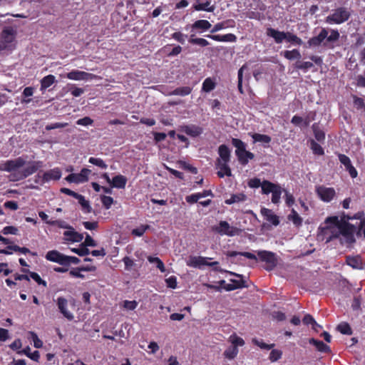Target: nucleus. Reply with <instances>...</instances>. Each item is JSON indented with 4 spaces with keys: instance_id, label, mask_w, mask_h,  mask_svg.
<instances>
[{
    "instance_id": "e2e57ef3",
    "label": "nucleus",
    "mask_w": 365,
    "mask_h": 365,
    "mask_svg": "<svg viewBox=\"0 0 365 365\" xmlns=\"http://www.w3.org/2000/svg\"><path fill=\"white\" fill-rule=\"evenodd\" d=\"M252 342L254 344L258 346L262 349L269 350L274 346V344H267L265 342H264L262 340L259 341L257 339H253Z\"/></svg>"
},
{
    "instance_id": "c03bdc74",
    "label": "nucleus",
    "mask_w": 365,
    "mask_h": 365,
    "mask_svg": "<svg viewBox=\"0 0 365 365\" xmlns=\"http://www.w3.org/2000/svg\"><path fill=\"white\" fill-rule=\"evenodd\" d=\"M251 136H252L254 142H261V143L268 144L272 140V138L270 136H269L267 135H264V134L253 133Z\"/></svg>"
},
{
    "instance_id": "3c124183",
    "label": "nucleus",
    "mask_w": 365,
    "mask_h": 365,
    "mask_svg": "<svg viewBox=\"0 0 365 365\" xmlns=\"http://www.w3.org/2000/svg\"><path fill=\"white\" fill-rule=\"evenodd\" d=\"M314 66V64L311 61H297L295 63V68L299 70H302L304 72L309 70Z\"/></svg>"
},
{
    "instance_id": "72a5a7b5",
    "label": "nucleus",
    "mask_w": 365,
    "mask_h": 365,
    "mask_svg": "<svg viewBox=\"0 0 365 365\" xmlns=\"http://www.w3.org/2000/svg\"><path fill=\"white\" fill-rule=\"evenodd\" d=\"M55 81V76L51 74L43 77L41 81V91H43L50 87L52 84L54 83Z\"/></svg>"
},
{
    "instance_id": "473e14b6",
    "label": "nucleus",
    "mask_w": 365,
    "mask_h": 365,
    "mask_svg": "<svg viewBox=\"0 0 365 365\" xmlns=\"http://www.w3.org/2000/svg\"><path fill=\"white\" fill-rule=\"evenodd\" d=\"M216 87V82L210 77L206 78L202 86V91L205 93H209L214 90Z\"/></svg>"
},
{
    "instance_id": "052dcab7",
    "label": "nucleus",
    "mask_w": 365,
    "mask_h": 365,
    "mask_svg": "<svg viewBox=\"0 0 365 365\" xmlns=\"http://www.w3.org/2000/svg\"><path fill=\"white\" fill-rule=\"evenodd\" d=\"M91 269L87 267H81L70 271V274L74 277L83 278V275L81 274V271L88 272L91 271Z\"/></svg>"
},
{
    "instance_id": "b1692460",
    "label": "nucleus",
    "mask_w": 365,
    "mask_h": 365,
    "mask_svg": "<svg viewBox=\"0 0 365 365\" xmlns=\"http://www.w3.org/2000/svg\"><path fill=\"white\" fill-rule=\"evenodd\" d=\"M261 213L266 218V220L271 222L273 225L277 226L279 224L278 216L274 214L271 210L267 208H262L261 210Z\"/></svg>"
},
{
    "instance_id": "de8ad7c7",
    "label": "nucleus",
    "mask_w": 365,
    "mask_h": 365,
    "mask_svg": "<svg viewBox=\"0 0 365 365\" xmlns=\"http://www.w3.org/2000/svg\"><path fill=\"white\" fill-rule=\"evenodd\" d=\"M282 187L279 185L277 188L272 190V202L274 204H278L280 202L281 195L282 193Z\"/></svg>"
},
{
    "instance_id": "c85d7f7f",
    "label": "nucleus",
    "mask_w": 365,
    "mask_h": 365,
    "mask_svg": "<svg viewBox=\"0 0 365 365\" xmlns=\"http://www.w3.org/2000/svg\"><path fill=\"white\" fill-rule=\"evenodd\" d=\"M18 354H24L31 360L38 362L40 359V353L38 351H34V352H31V348L27 346L22 350L17 351Z\"/></svg>"
},
{
    "instance_id": "338daca9",
    "label": "nucleus",
    "mask_w": 365,
    "mask_h": 365,
    "mask_svg": "<svg viewBox=\"0 0 365 365\" xmlns=\"http://www.w3.org/2000/svg\"><path fill=\"white\" fill-rule=\"evenodd\" d=\"M101 202L106 209H109L113 203V198L110 196L103 195Z\"/></svg>"
},
{
    "instance_id": "423d86ee",
    "label": "nucleus",
    "mask_w": 365,
    "mask_h": 365,
    "mask_svg": "<svg viewBox=\"0 0 365 365\" xmlns=\"http://www.w3.org/2000/svg\"><path fill=\"white\" fill-rule=\"evenodd\" d=\"M26 164V160L22 157H19L14 160H8L0 164V171H6L12 173L20 171L19 168Z\"/></svg>"
},
{
    "instance_id": "39448f33",
    "label": "nucleus",
    "mask_w": 365,
    "mask_h": 365,
    "mask_svg": "<svg viewBox=\"0 0 365 365\" xmlns=\"http://www.w3.org/2000/svg\"><path fill=\"white\" fill-rule=\"evenodd\" d=\"M326 221L334 222L337 226L339 234L344 236L348 241L351 242L355 241L354 237L355 227L353 225L346 221L339 222L337 217H329Z\"/></svg>"
},
{
    "instance_id": "5701e85b",
    "label": "nucleus",
    "mask_w": 365,
    "mask_h": 365,
    "mask_svg": "<svg viewBox=\"0 0 365 365\" xmlns=\"http://www.w3.org/2000/svg\"><path fill=\"white\" fill-rule=\"evenodd\" d=\"M235 26V21L233 19H227L222 22H219L214 25L212 29L210 30L211 34L216 33L220 30L227 28H234Z\"/></svg>"
},
{
    "instance_id": "37998d69",
    "label": "nucleus",
    "mask_w": 365,
    "mask_h": 365,
    "mask_svg": "<svg viewBox=\"0 0 365 365\" xmlns=\"http://www.w3.org/2000/svg\"><path fill=\"white\" fill-rule=\"evenodd\" d=\"M353 98V104L357 110L365 111V103L363 98L356 95L351 96Z\"/></svg>"
},
{
    "instance_id": "13d9d810",
    "label": "nucleus",
    "mask_w": 365,
    "mask_h": 365,
    "mask_svg": "<svg viewBox=\"0 0 365 365\" xmlns=\"http://www.w3.org/2000/svg\"><path fill=\"white\" fill-rule=\"evenodd\" d=\"M148 260L151 263H155L157 268L159 269L162 272H165V268L164 263L160 258L150 256L148 257Z\"/></svg>"
},
{
    "instance_id": "79ce46f5",
    "label": "nucleus",
    "mask_w": 365,
    "mask_h": 365,
    "mask_svg": "<svg viewBox=\"0 0 365 365\" xmlns=\"http://www.w3.org/2000/svg\"><path fill=\"white\" fill-rule=\"evenodd\" d=\"M195 34L190 35V38L188 40L189 43L192 45H198L202 47L207 46L210 44V43L205 38H194Z\"/></svg>"
},
{
    "instance_id": "603ef678",
    "label": "nucleus",
    "mask_w": 365,
    "mask_h": 365,
    "mask_svg": "<svg viewBox=\"0 0 365 365\" xmlns=\"http://www.w3.org/2000/svg\"><path fill=\"white\" fill-rule=\"evenodd\" d=\"M7 248L8 249H11V250L14 251V252H19L22 254H31V255L33 256H36V252H32L29 250V249H28L27 247H21L18 245H8L7 246Z\"/></svg>"
},
{
    "instance_id": "8fccbe9b",
    "label": "nucleus",
    "mask_w": 365,
    "mask_h": 365,
    "mask_svg": "<svg viewBox=\"0 0 365 365\" xmlns=\"http://www.w3.org/2000/svg\"><path fill=\"white\" fill-rule=\"evenodd\" d=\"M286 38L285 40L287 42L296 44V45H302V40L299 38L297 35L291 33V32H286Z\"/></svg>"
},
{
    "instance_id": "412c9836",
    "label": "nucleus",
    "mask_w": 365,
    "mask_h": 365,
    "mask_svg": "<svg viewBox=\"0 0 365 365\" xmlns=\"http://www.w3.org/2000/svg\"><path fill=\"white\" fill-rule=\"evenodd\" d=\"M346 263L353 269H361L363 268V262L359 255L346 257Z\"/></svg>"
},
{
    "instance_id": "4d7b16f0",
    "label": "nucleus",
    "mask_w": 365,
    "mask_h": 365,
    "mask_svg": "<svg viewBox=\"0 0 365 365\" xmlns=\"http://www.w3.org/2000/svg\"><path fill=\"white\" fill-rule=\"evenodd\" d=\"M148 229H150V225H141L137 228L133 229L131 232V234L137 237H141Z\"/></svg>"
},
{
    "instance_id": "a19ab883",
    "label": "nucleus",
    "mask_w": 365,
    "mask_h": 365,
    "mask_svg": "<svg viewBox=\"0 0 365 365\" xmlns=\"http://www.w3.org/2000/svg\"><path fill=\"white\" fill-rule=\"evenodd\" d=\"M78 200V203L81 205L82 210L85 213H90L92 211V207L90 205V203L88 200H86L82 195H79V197H77Z\"/></svg>"
},
{
    "instance_id": "9d476101",
    "label": "nucleus",
    "mask_w": 365,
    "mask_h": 365,
    "mask_svg": "<svg viewBox=\"0 0 365 365\" xmlns=\"http://www.w3.org/2000/svg\"><path fill=\"white\" fill-rule=\"evenodd\" d=\"M37 178H41V184L49 182L50 180H58L61 178V171L58 168H56L45 172L42 176L38 173Z\"/></svg>"
},
{
    "instance_id": "6e6d98bb",
    "label": "nucleus",
    "mask_w": 365,
    "mask_h": 365,
    "mask_svg": "<svg viewBox=\"0 0 365 365\" xmlns=\"http://www.w3.org/2000/svg\"><path fill=\"white\" fill-rule=\"evenodd\" d=\"M88 162L101 169H106L108 167L107 164L101 158L91 157L88 159Z\"/></svg>"
},
{
    "instance_id": "ddd939ff",
    "label": "nucleus",
    "mask_w": 365,
    "mask_h": 365,
    "mask_svg": "<svg viewBox=\"0 0 365 365\" xmlns=\"http://www.w3.org/2000/svg\"><path fill=\"white\" fill-rule=\"evenodd\" d=\"M338 157L340 163L344 165L350 176L352 178H356L358 173L356 168L352 165L350 158L344 154H339Z\"/></svg>"
},
{
    "instance_id": "5fc2aeb1",
    "label": "nucleus",
    "mask_w": 365,
    "mask_h": 365,
    "mask_svg": "<svg viewBox=\"0 0 365 365\" xmlns=\"http://www.w3.org/2000/svg\"><path fill=\"white\" fill-rule=\"evenodd\" d=\"M284 56L288 60H293L294 58L299 59L301 54L297 49H293L292 51H285L284 52Z\"/></svg>"
},
{
    "instance_id": "69168bd1",
    "label": "nucleus",
    "mask_w": 365,
    "mask_h": 365,
    "mask_svg": "<svg viewBox=\"0 0 365 365\" xmlns=\"http://www.w3.org/2000/svg\"><path fill=\"white\" fill-rule=\"evenodd\" d=\"M282 355V352L278 349H272L269 354V359L272 362L279 360Z\"/></svg>"
},
{
    "instance_id": "0eeeda50",
    "label": "nucleus",
    "mask_w": 365,
    "mask_h": 365,
    "mask_svg": "<svg viewBox=\"0 0 365 365\" xmlns=\"http://www.w3.org/2000/svg\"><path fill=\"white\" fill-rule=\"evenodd\" d=\"M16 31L11 26L4 27L1 34V44L2 48L5 49L10 46V44L15 40Z\"/></svg>"
},
{
    "instance_id": "cd10ccee",
    "label": "nucleus",
    "mask_w": 365,
    "mask_h": 365,
    "mask_svg": "<svg viewBox=\"0 0 365 365\" xmlns=\"http://www.w3.org/2000/svg\"><path fill=\"white\" fill-rule=\"evenodd\" d=\"M230 150L226 145H220L218 148V154L220 156L218 160H221V162L229 163L230 160Z\"/></svg>"
},
{
    "instance_id": "6e6552de",
    "label": "nucleus",
    "mask_w": 365,
    "mask_h": 365,
    "mask_svg": "<svg viewBox=\"0 0 365 365\" xmlns=\"http://www.w3.org/2000/svg\"><path fill=\"white\" fill-rule=\"evenodd\" d=\"M214 230L220 235L227 236H235L239 235L240 230L236 227H232L227 221H220L218 226L215 227Z\"/></svg>"
},
{
    "instance_id": "4be33fe9",
    "label": "nucleus",
    "mask_w": 365,
    "mask_h": 365,
    "mask_svg": "<svg viewBox=\"0 0 365 365\" xmlns=\"http://www.w3.org/2000/svg\"><path fill=\"white\" fill-rule=\"evenodd\" d=\"M128 179L123 175H117L112 178L110 185L112 187L118 189H124L125 187Z\"/></svg>"
},
{
    "instance_id": "dca6fc26",
    "label": "nucleus",
    "mask_w": 365,
    "mask_h": 365,
    "mask_svg": "<svg viewBox=\"0 0 365 365\" xmlns=\"http://www.w3.org/2000/svg\"><path fill=\"white\" fill-rule=\"evenodd\" d=\"M212 0H205L203 2H200V0H195V4L192 5V9L197 11H207L213 12L215 7L214 5H211Z\"/></svg>"
},
{
    "instance_id": "58836bf2",
    "label": "nucleus",
    "mask_w": 365,
    "mask_h": 365,
    "mask_svg": "<svg viewBox=\"0 0 365 365\" xmlns=\"http://www.w3.org/2000/svg\"><path fill=\"white\" fill-rule=\"evenodd\" d=\"M312 130L314 133V138L319 142H323L325 140V133L324 132L319 128V125L317 123H314L312 125Z\"/></svg>"
},
{
    "instance_id": "0e129e2a",
    "label": "nucleus",
    "mask_w": 365,
    "mask_h": 365,
    "mask_svg": "<svg viewBox=\"0 0 365 365\" xmlns=\"http://www.w3.org/2000/svg\"><path fill=\"white\" fill-rule=\"evenodd\" d=\"M91 172V171L88 168H83L79 173H77L81 183L87 182L88 180V175Z\"/></svg>"
},
{
    "instance_id": "bb28decb",
    "label": "nucleus",
    "mask_w": 365,
    "mask_h": 365,
    "mask_svg": "<svg viewBox=\"0 0 365 365\" xmlns=\"http://www.w3.org/2000/svg\"><path fill=\"white\" fill-rule=\"evenodd\" d=\"M309 343L310 344L314 345L317 350L319 352L329 354L331 352L330 347L324 344L322 341L317 340L314 338H311L309 339Z\"/></svg>"
},
{
    "instance_id": "9b49d317",
    "label": "nucleus",
    "mask_w": 365,
    "mask_h": 365,
    "mask_svg": "<svg viewBox=\"0 0 365 365\" xmlns=\"http://www.w3.org/2000/svg\"><path fill=\"white\" fill-rule=\"evenodd\" d=\"M56 304L59 312L63 316L69 321L73 319V314L68 310V300L63 297H59L56 299Z\"/></svg>"
},
{
    "instance_id": "ea45409f",
    "label": "nucleus",
    "mask_w": 365,
    "mask_h": 365,
    "mask_svg": "<svg viewBox=\"0 0 365 365\" xmlns=\"http://www.w3.org/2000/svg\"><path fill=\"white\" fill-rule=\"evenodd\" d=\"M207 258L203 257H191L190 259V263H188V265L197 267H200V265H207Z\"/></svg>"
},
{
    "instance_id": "aec40b11",
    "label": "nucleus",
    "mask_w": 365,
    "mask_h": 365,
    "mask_svg": "<svg viewBox=\"0 0 365 365\" xmlns=\"http://www.w3.org/2000/svg\"><path fill=\"white\" fill-rule=\"evenodd\" d=\"M206 37L216 41L235 42L237 41V36L233 34H227L225 35L208 34L206 35Z\"/></svg>"
},
{
    "instance_id": "2f4dec72",
    "label": "nucleus",
    "mask_w": 365,
    "mask_h": 365,
    "mask_svg": "<svg viewBox=\"0 0 365 365\" xmlns=\"http://www.w3.org/2000/svg\"><path fill=\"white\" fill-rule=\"evenodd\" d=\"M22 272L26 273L29 274V277L33 279L38 284L43 285L44 287H47V282L42 279L40 275L34 272H31L30 270L27 269L23 268L21 269Z\"/></svg>"
},
{
    "instance_id": "a18cd8bd",
    "label": "nucleus",
    "mask_w": 365,
    "mask_h": 365,
    "mask_svg": "<svg viewBox=\"0 0 365 365\" xmlns=\"http://www.w3.org/2000/svg\"><path fill=\"white\" fill-rule=\"evenodd\" d=\"M238 352L239 350L237 347L235 346H231L224 351V356L225 358L231 360L234 359L237 356Z\"/></svg>"
},
{
    "instance_id": "f257e3e1",
    "label": "nucleus",
    "mask_w": 365,
    "mask_h": 365,
    "mask_svg": "<svg viewBox=\"0 0 365 365\" xmlns=\"http://www.w3.org/2000/svg\"><path fill=\"white\" fill-rule=\"evenodd\" d=\"M257 257L249 252L227 251L226 255L228 257H235L240 255L250 259H254L255 262L259 259L261 262H265L266 265L264 269L267 271L272 270L277 266V259L274 252L267 250H259L257 252Z\"/></svg>"
},
{
    "instance_id": "2eb2a0df",
    "label": "nucleus",
    "mask_w": 365,
    "mask_h": 365,
    "mask_svg": "<svg viewBox=\"0 0 365 365\" xmlns=\"http://www.w3.org/2000/svg\"><path fill=\"white\" fill-rule=\"evenodd\" d=\"M93 74L78 70H72L66 73V78L70 80L82 81L91 78Z\"/></svg>"
},
{
    "instance_id": "a211bd4d",
    "label": "nucleus",
    "mask_w": 365,
    "mask_h": 365,
    "mask_svg": "<svg viewBox=\"0 0 365 365\" xmlns=\"http://www.w3.org/2000/svg\"><path fill=\"white\" fill-rule=\"evenodd\" d=\"M64 240L72 242H80L83 239V235L75 231L74 228L68 229L63 232Z\"/></svg>"
},
{
    "instance_id": "f8f14e48",
    "label": "nucleus",
    "mask_w": 365,
    "mask_h": 365,
    "mask_svg": "<svg viewBox=\"0 0 365 365\" xmlns=\"http://www.w3.org/2000/svg\"><path fill=\"white\" fill-rule=\"evenodd\" d=\"M212 27V24L207 21L205 19H200L195 21L192 24L190 25L191 32L195 33H202Z\"/></svg>"
},
{
    "instance_id": "e433bc0d",
    "label": "nucleus",
    "mask_w": 365,
    "mask_h": 365,
    "mask_svg": "<svg viewBox=\"0 0 365 365\" xmlns=\"http://www.w3.org/2000/svg\"><path fill=\"white\" fill-rule=\"evenodd\" d=\"M192 88L190 86L178 87L170 92V95L185 96L191 93Z\"/></svg>"
},
{
    "instance_id": "49530a36",
    "label": "nucleus",
    "mask_w": 365,
    "mask_h": 365,
    "mask_svg": "<svg viewBox=\"0 0 365 365\" xmlns=\"http://www.w3.org/2000/svg\"><path fill=\"white\" fill-rule=\"evenodd\" d=\"M46 224L51 226H57L59 228L63 229H72V226L68 225L66 221L62 220H56L53 221H46Z\"/></svg>"
},
{
    "instance_id": "f03ea898",
    "label": "nucleus",
    "mask_w": 365,
    "mask_h": 365,
    "mask_svg": "<svg viewBox=\"0 0 365 365\" xmlns=\"http://www.w3.org/2000/svg\"><path fill=\"white\" fill-rule=\"evenodd\" d=\"M329 31L327 29L322 28L316 36L310 38L307 41V46L309 48H316L322 45L329 48H334L333 43L339 39L340 34L336 29H331L330 34L328 36Z\"/></svg>"
},
{
    "instance_id": "f3484780",
    "label": "nucleus",
    "mask_w": 365,
    "mask_h": 365,
    "mask_svg": "<svg viewBox=\"0 0 365 365\" xmlns=\"http://www.w3.org/2000/svg\"><path fill=\"white\" fill-rule=\"evenodd\" d=\"M232 144L236 148L235 155H237L238 160L244 161L243 163H246V160H244L242 156V154L246 151V144L238 138H232Z\"/></svg>"
},
{
    "instance_id": "c9c22d12",
    "label": "nucleus",
    "mask_w": 365,
    "mask_h": 365,
    "mask_svg": "<svg viewBox=\"0 0 365 365\" xmlns=\"http://www.w3.org/2000/svg\"><path fill=\"white\" fill-rule=\"evenodd\" d=\"M230 274L236 276L239 278V279H230V282L233 286H237V289L248 287V285L246 284V281L243 279V276L242 274H236L234 272H231Z\"/></svg>"
},
{
    "instance_id": "1a4fd4ad",
    "label": "nucleus",
    "mask_w": 365,
    "mask_h": 365,
    "mask_svg": "<svg viewBox=\"0 0 365 365\" xmlns=\"http://www.w3.org/2000/svg\"><path fill=\"white\" fill-rule=\"evenodd\" d=\"M316 193L321 200L325 202H331L336 195L334 187H327L324 185H319L316 187Z\"/></svg>"
},
{
    "instance_id": "c756f323",
    "label": "nucleus",
    "mask_w": 365,
    "mask_h": 365,
    "mask_svg": "<svg viewBox=\"0 0 365 365\" xmlns=\"http://www.w3.org/2000/svg\"><path fill=\"white\" fill-rule=\"evenodd\" d=\"M287 220L292 222L297 227L302 225L303 220L294 208L291 210L290 213L287 215Z\"/></svg>"
},
{
    "instance_id": "393cba45",
    "label": "nucleus",
    "mask_w": 365,
    "mask_h": 365,
    "mask_svg": "<svg viewBox=\"0 0 365 365\" xmlns=\"http://www.w3.org/2000/svg\"><path fill=\"white\" fill-rule=\"evenodd\" d=\"M182 130L187 135L191 137L195 138L200 135L203 129L195 125H185L183 127Z\"/></svg>"
},
{
    "instance_id": "f704fd0d",
    "label": "nucleus",
    "mask_w": 365,
    "mask_h": 365,
    "mask_svg": "<svg viewBox=\"0 0 365 365\" xmlns=\"http://www.w3.org/2000/svg\"><path fill=\"white\" fill-rule=\"evenodd\" d=\"M34 92V88L31 86L26 87L24 89V91L22 93L23 98L21 99V102L23 104H29L31 102V99L29 98V97L33 96Z\"/></svg>"
},
{
    "instance_id": "bf43d9fd",
    "label": "nucleus",
    "mask_w": 365,
    "mask_h": 365,
    "mask_svg": "<svg viewBox=\"0 0 365 365\" xmlns=\"http://www.w3.org/2000/svg\"><path fill=\"white\" fill-rule=\"evenodd\" d=\"M71 251L81 257L86 256L90 254L89 249L83 245V244H81V247L78 248H72Z\"/></svg>"
},
{
    "instance_id": "774afa93",
    "label": "nucleus",
    "mask_w": 365,
    "mask_h": 365,
    "mask_svg": "<svg viewBox=\"0 0 365 365\" xmlns=\"http://www.w3.org/2000/svg\"><path fill=\"white\" fill-rule=\"evenodd\" d=\"M186 37L187 35L180 31L175 32L172 34V38L182 44L185 43Z\"/></svg>"
},
{
    "instance_id": "6ab92c4d",
    "label": "nucleus",
    "mask_w": 365,
    "mask_h": 365,
    "mask_svg": "<svg viewBox=\"0 0 365 365\" xmlns=\"http://www.w3.org/2000/svg\"><path fill=\"white\" fill-rule=\"evenodd\" d=\"M266 34L268 36L273 38L277 43H282L286 38V32L279 31L272 28L267 29Z\"/></svg>"
},
{
    "instance_id": "7c9ffc66",
    "label": "nucleus",
    "mask_w": 365,
    "mask_h": 365,
    "mask_svg": "<svg viewBox=\"0 0 365 365\" xmlns=\"http://www.w3.org/2000/svg\"><path fill=\"white\" fill-rule=\"evenodd\" d=\"M246 199L247 196L244 193L232 194L230 198L225 200V203L227 205H232L234 203L244 202Z\"/></svg>"
},
{
    "instance_id": "09e8293b",
    "label": "nucleus",
    "mask_w": 365,
    "mask_h": 365,
    "mask_svg": "<svg viewBox=\"0 0 365 365\" xmlns=\"http://www.w3.org/2000/svg\"><path fill=\"white\" fill-rule=\"evenodd\" d=\"M336 329L342 334H346V335L352 334V329H351L350 325L347 322L340 323L337 326Z\"/></svg>"
},
{
    "instance_id": "a878e982",
    "label": "nucleus",
    "mask_w": 365,
    "mask_h": 365,
    "mask_svg": "<svg viewBox=\"0 0 365 365\" xmlns=\"http://www.w3.org/2000/svg\"><path fill=\"white\" fill-rule=\"evenodd\" d=\"M217 167L220 168V170L217 173L219 178H224L225 175L228 177L232 175L231 169L228 165V163L221 162V160H217Z\"/></svg>"
},
{
    "instance_id": "864d4df0",
    "label": "nucleus",
    "mask_w": 365,
    "mask_h": 365,
    "mask_svg": "<svg viewBox=\"0 0 365 365\" xmlns=\"http://www.w3.org/2000/svg\"><path fill=\"white\" fill-rule=\"evenodd\" d=\"M310 148L315 155H323L324 154L323 148L314 140L310 141Z\"/></svg>"
},
{
    "instance_id": "680f3d73",
    "label": "nucleus",
    "mask_w": 365,
    "mask_h": 365,
    "mask_svg": "<svg viewBox=\"0 0 365 365\" xmlns=\"http://www.w3.org/2000/svg\"><path fill=\"white\" fill-rule=\"evenodd\" d=\"M302 322L306 325L312 324V329L314 331H317L315 327L318 326V324L316 322V321L314 320V319L313 318V317L311 314H306L304 317V318L302 319Z\"/></svg>"
},
{
    "instance_id": "4468645a",
    "label": "nucleus",
    "mask_w": 365,
    "mask_h": 365,
    "mask_svg": "<svg viewBox=\"0 0 365 365\" xmlns=\"http://www.w3.org/2000/svg\"><path fill=\"white\" fill-rule=\"evenodd\" d=\"M65 256V255L61 253L58 250H53L48 251L45 257L48 261L56 262L61 266H64Z\"/></svg>"
},
{
    "instance_id": "20e7f679",
    "label": "nucleus",
    "mask_w": 365,
    "mask_h": 365,
    "mask_svg": "<svg viewBox=\"0 0 365 365\" xmlns=\"http://www.w3.org/2000/svg\"><path fill=\"white\" fill-rule=\"evenodd\" d=\"M43 167L42 161H31L27 163V166L21 171L12 173L9 176L11 181H19L26 179L35 173L38 169Z\"/></svg>"
},
{
    "instance_id": "7ed1b4c3",
    "label": "nucleus",
    "mask_w": 365,
    "mask_h": 365,
    "mask_svg": "<svg viewBox=\"0 0 365 365\" xmlns=\"http://www.w3.org/2000/svg\"><path fill=\"white\" fill-rule=\"evenodd\" d=\"M351 11L344 6L338 7L332 11L325 19L329 24H341L347 21L351 17Z\"/></svg>"
},
{
    "instance_id": "4c0bfd02",
    "label": "nucleus",
    "mask_w": 365,
    "mask_h": 365,
    "mask_svg": "<svg viewBox=\"0 0 365 365\" xmlns=\"http://www.w3.org/2000/svg\"><path fill=\"white\" fill-rule=\"evenodd\" d=\"M279 184H274L268 180H264L262 182V192L263 194L268 195L272 192L273 190L278 187Z\"/></svg>"
}]
</instances>
